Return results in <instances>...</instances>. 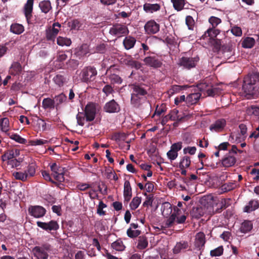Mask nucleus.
<instances>
[{
	"instance_id": "1",
	"label": "nucleus",
	"mask_w": 259,
	"mask_h": 259,
	"mask_svg": "<svg viewBox=\"0 0 259 259\" xmlns=\"http://www.w3.org/2000/svg\"><path fill=\"white\" fill-rule=\"evenodd\" d=\"M144 86V84L136 83L130 85L132 90L131 103L135 107H139L141 105L142 101L146 99L148 92Z\"/></svg>"
},
{
	"instance_id": "2",
	"label": "nucleus",
	"mask_w": 259,
	"mask_h": 259,
	"mask_svg": "<svg viewBox=\"0 0 259 259\" xmlns=\"http://www.w3.org/2000/svg\"><path fill=\"white\" fill-rule=\"evenodd\" d=\"M259 81V73L247 75L244 78L242 89L246 95L253 96L259 92L257 82Z\"/></svg>"
},
{
	"instance_id": "3",
	"label": "nucleus",
	"mask_w": 259,
	"mask_h": 259,
	"mask_svg": "<svg viewBox=\"0 0 259 259\" xmlns=\"http://www.w3.org/2000/svg\"><path fill=\"white\" fill-rule=\"evenodd\" d=\"M219 54L221 58L229 63L235 61V58L233 57L235 55L234 49L231 44L223 45L219 50Z\"/></svg>"
},
{
	"instance_id": "4",
	"label": "nucleus",
	"mask_w": 259,
	"mask_h": 259,
	"mask_svg": "<svg viewBox=\"0 0 259 259\" xmlns=\"http://www.w3.org/2000/svg\"><path fill=\"white\" fill-rule=\"evenodd\" d=\"M52 250V246L48 243H45L41 246H36L32 249L34 255L36 258L48 259L49 253Z\"/></svg>"
},
{
	"instance_id": "5",
	"label": "nucleus",
	"mask_w": 259,
	"mask_h": 259,
	"mask_svg": "<svg viewBox=\"0 0 259 259\" xmlns=\"http://www.w3.org/2000/svg\"><path fill=\"white\" fill-rule=\"evenodd\" d=\"M199 61V57L197 56L195 57H182L179 59L178 65L183 69L190 70L196 67Z\"/></svg>"
},
{
	"instance_id": "6",
	"label": "nucleus",
	"mask_w": 259,
	"mask_h": 259,
	"mask_svg": "<svg viewBox=\"0 0 259 259\" xmlns=\"http://www.w3.org/2000/svg\"><path fill=\"white\" fill-rule=\"evenodd\" d=\"M97 71L94 67L88 66L84 68L80 73L81 80L84 82L93 81L96 78Z\"/></svg>"
},
{
	"instance_id": "7",
	"label": "nucleus",
	"mask_w": 259,
	"mask_h": 259,
	"mask_svg": "<svg viewBox=\"0 0 259 259\" xmlns=\"http://www.w3.org/2000/svg\"><path fill=\"white\" fill-rule=\"evenodd\" d=\"M220 30L213 28H208L201 37V39H207V41L212 45L218 46L220 40L216 39L217 35L220 33Z\"/></svg>"
},
{
	"instance_id": "8",
	"label": "nucleus",
	"mask_w": 259,
	"mask_h": 259,
	"mask_svg": "<svg viewBox=\"0 0 259 259\" xmlns=\"http://www.w3.org/2000/svg\"><path fill=\"white\" fill-rule=\"evenodd\" d=\"M128 29L125 25L115 24L110 28L109 33L113 35L120 37L128 33Z\"/></svg>"
},
{
	"instance_id": "9",
	"label": "nucleus",
	"mask_w": 259,
	"mask_h": 259,
	"mask_svg": "<svg viewBox=\"0 0 259 259\" xmlns=\"http://www.w3.org/2000/svg\"><path fill=\"white\" fill-rule=\"evenodd\" d=\"M37 226L46 231H57L59 228V225L55 220H51L49 222H42L37 221Z\"/></svg>"
},
{
	"instance_id": "10",
	"label": "nucleus",
	"mask_w": 259,
	"mask_h": 259,
	"mask_svg": "<svg viewBox=\"0 0 259 259\" xmlns=\"http://www.w3.org/2000/svg\"><path fill=\"white\" fill-rule=\"evenodd\" d=\"M84 112L86 121H93L96 114V108L95 104L93 103L88 104L85 107Z\"/></svg>"
},
{
	"instance_id": "11",
	"label": "nucleus",
	"mask_w": 259,
	"mask_h": 259,
	"mask_svg": "<svg viewBox=\"0 0 259 259\" xmlns=\"http://www.w3.org/2000/svg\"><path fill=\"white\" fill-rule=\"evenodd\" d=\"M145 65L153 68H158L162 66V62L161 60L155 56H147L143 60Z\"/></svg>"
},
{
	"instance_id": "12",
	"label": "nucleus",
	"mask_w": 259,
	"mask_h": 259,
	"mask_svg": "<svg viewBox=\"0 0 259 259\" xmlns=\"http://www.w3.org/2000/svg\"><path fill=\"white\" fill-rule=\"evenodd\" d=\"M103 110L109 113H118L120 111V107L117 102L112 99L105 104Z\"/></svg>"
},
{
	"instance_id": "13",
	"label": "nucleus",
	"mask_w": 259,
	"mask_h": 259,
	"mask_svg": "<svg viewBox=\"0 0 259 259\" xmlns=\"http://www.w3.org/2000/svg\"><path fill=\"white\" fill-rule=\"evenodd\" d=\"M28 211L31 215L36 218H39L45 215L46 210L42 206L36 205L29 207Z\"/></svg>"
},
{
	"instance_id": "14",
	"label": "nucleus",
	"mask_w": 259,
	"mask_h": 259,
	"mask_svg": "<svg viewBox=\"0 0 259 259\" xmlns=\"http://www.w3.org/2000/svg\"><path fill=\"white\" fill-rule=\"evenodd\" d=\"M20 150L17 148H10L6 150L2 156V160L4 161L14 159L20 155Z\"/></svg>"
},
{
	"instance_id": "15",
	"label": "nucleus",
	"mask_w": 259,
	"mask_h": 259,
	"mask_svg": "<svg viewBox=\"0 0 259 259\" xmlns=\"http://www.w3.org/2000/svg\"><path fill=\"white\" fill-rule=\"evenodd\" d=\"M206 242L205 235L204 233L199 232L196 235L194 245L199 250L203 249Z\"/></svg>"
},
{
	"instance_id": "16",
	"label": "nucleus",
	"mask_w": 259,
	"mask_h": 259,
	"mask_svg": "<svg viewBox=\"0 0 259 259\" xmlns=\"http://www.w3.org/2000/svg\"><path fill=\"white\" fill-rule=\"evenodd\" d=\"M226 125V121L224 118L217 120L213 123L211 124L209 129L211 131L220 132L222 131Z\"/></svg>"
},
{
	"instance_id": "17",
	"label": "nucleus",
	"mask_w": 259,
	"mask_h": 259,
	"mask_svg": "<svg viewBox=\"0 0 259 259\" xmlns=\"http://www.w3.org/2000/svg\"><path fill=\"white\" fill-rule=\"evenodd\" d=\"M236 162V159L234 156L229 153L221 160L222 166L229 167L233 166Z\"/></svg>"
},
{
	"instance_id": "18",
	"label": "nucleus",
	"mask_w": 259,
	"mask_h": 259,
	"mask_svg": "<svg viewBox=\"0 0 259 259\" xmlns=\"http://www.w3.org/2000/svg\"><path fill=\"white\" fill-rule=\"evenodd\" d=\"M144 28L148 34H155L159 30V24L152 20L147 22Z\"/></svg>"
},
{
	"instance_id": "19",
	"label": "nucleus",
	"mask_w": 259,
	"mask_h": 259,
	"mask_svg": "<svg viewBox=\"0 0 259 259\" xmlns=\"http://www.w3.org/2000/svg\"><path fill=\"white\" fill-rule=\"evenodd\" d=\"M178 113V111L177 110L171 111L169 114L162 117L160 121L161 124L162 125H164L169 120L172 121L176 120L181 121V118L179 119L178 116H177Z\"/></svg>"
},
{
	"instance_id": "20",
	"label": "nucleus",
	"mask_w": 259,
	"mask_h": 259,
	"mask_svg": "<svg viewBox=\"0 0 259 259\" xmlns=\"http://www.w3.org/2000/svg\"><path fill=\"white\" fill-rule=\"evenodd\" d=\"M174 212L172 213L169 218L166 220L165 223V226H161V229L163 228L171 227L173 225L174 222H176L177 214H178L179 212L181 211V210L177 206H174Z\"/></svg>"
},
{
	"instance_id": "21",
	"label": "nucleus",
	"mask_w": 259,
	"mask_h": 259,
	"mask_svg": "<svg viewBox=\"0 0 259 259\" xmlns=\"http://www.w3.org/2000/svg\"><path fill=\"white\" fill-rule=\"evenodd\" d=\"M132 187L130 182L126 180L124 183L123 196L124 201L128 202L132 196Z\"/></svg>"
},
{
	"instance_id": "22",
	"label": "nucleus",
	"mask_w": 259,
	"mask_h": 259,
	"mask_svg": "<svg viewBox=\"0 0 259 259\" xmlns=\"http://www.w3.org/2000/svg\"><path fill=\"white\" fill-rule=\"evenodd\" d=\"M201 94L200 93H195L189 94L186 99L188 106L196 104L200 99Z\"/></svg>"
},
{
	"instance_id": "23",
	"label": "nucleus",
	"mask_w": 259,
	"mask_h": 259,
	"mask_svg": "<svg viewBox=\"0 0 259 259\" xmlns=\"http://www.w3.org/2000/svg\"><path fill=\"white\" fill-rule=\"evenodd\" d=\"M189 247L188 242L182 241L177 242L173 248V252L175 254H178L184 250L187 249Z\"/></svg>"
},
{
	"instance_id": "24",
	"label": "nucleus",
	"mask_w": 259,
	"mask_h": 259,
	"mask_svg": "<svg viewBox=\"0 0 259 259\" xmlns=\"http://www.w3.org/2000/svg\"><path fill=\"white\" fill-rule=\"evenodd\" d=\"M204 210L201 206L193 207L190 211V215L192 218L198 219L203 215Z\"/></svg>"
},
{
	"instance_id": "25",
	"label": "nucleus",
	"mask_w": 259,
	"mask_h": 259,
	"mask_svg": "<svg viewBox=\"0 0 259 259\" xmlns=\"http://www.w3.org/2000/svg\"><path fill=\"white\" fill-rule=\"evenodd\" d=\"M160 6L158 4H151L146 3L144 5L143 9L147 13H152L159 11L160 9Z\"/></svg>"
},
{
	"instance_id": "26",
	"label": "nucleus",
	"mask_w": 259,
	"mask_h": 259,
	"mask_svg": "<svg viewBox=\"0 0 259 259\" xmlns=\"http://www.w3.org/2000/svg\"><path fill=\"white\" fill-rule=\"evenodd\" d=\"M259 207V202L258 200H251L247 205L244 208V211L246 212H250Z\"/></svg>"
},
{
	"instance_id": "27",
	"label": "nucleus",
	"mask_w": 259,
	"mask_h": 259,
	"mask_svg": "<svg viewBox=\"0 0 259 259\" xmlns=\"http://www.w3.org/2000/svg\"><path fill=\"white\" fill-rule=\"evenodd\" d=\"M22 70L21 65L18 62H14L9 70L10 73L13 75H19Z\"/></svg>"
},
{
	"instance_id": "28",
	"label": "nucleus",
	"mask_w": 259,
	"mask_h": 259,
	"mask_svg": "<svg viewBox=\"0 0 259 259\" xmlns=\"http://www.w3.org/2000/svg\"><path fill=\"white\" fill-rule=\"evenodd\" d=\"M34 0H27L23 7V13L25 16H31L33 10Z\"/></svg>"
},
{
	"instance_id": "29",
	"label": "nucleus",
	"mask_w": 259,
	"mask_h": 259,
	"mask_svg": "<svg viewBox=\"0 0 259 259\" xmlns=\"http://www.w3.org/2000/svg\"><path fill=\"white\" fill-rule=\"evenodd\" d=\"M253 228V224L250 221H244L241 225L240 230L242 233H246L250 232Z\"/></svg>"
},
{
	"instance_id": "30",
	"label": "nucleus",
	"mask_w": 259,
	"mask_h": 259,
	"mask_svg": "<svg viewBox=\"0 0 259 259\" xmlns=\"http://www.w3.org/2000/svg\"><path fill=\"white\" fill-rule=\"evenodd\" d=\"M191 160L189 156L185 155L183 156L179 162V168H187L191 164Z\"/></svg>"
},
{
	"instance_id": "31",
	"label": "nucleus",
	"mask_w": 259,
	"mask_h": 259,
	"mask_svg": "<svg viewBox=\"0 0 259 259\" xmlns=\"http://www.w3.org/2000/svg\"><path fill=\"white\" fill-rule=\"evenodd\" d=\"M136 39L134 37L131 36L126 37L123 41V45L126 50H129L133 48L136 43Z\"/></svg>"
},
{
	"instance_id": "32",
	"label": "nucleus",
	"mask_w": 259,
	"mask_h": 259,
	"mask_svg": "<svg viewBox=\"0 0 259 259\" xmlns=\"http://www.w3.org/2000/svg\"><path fill=\"white\" fill-rule=\"evenodd\" d=\"M39 7L41 12L46 14L52 9L51 2L50 1H43L39 3Z\"/></svg>"
},
{
	"instance_id": "33",
	"label": "nucleus",
	"mask_w": 259,
	"mask_h": 259,
	"mask_svg": "<svg viewBox=\"0 0 259 259\" xmlns=\"http://www.w3.org/2000/svg\"><path fill=\"white\" fill-rule=\"evenodd\" d=\"M13 176L17 180H20L23 182H25L28 178V175L26 171L24 172L22 171H14L13 172Z\"/></svg>"
},
{
	"instance_id": "34",
	"label": "nucleus",
	"mask_w": 259,
	"mask_h": 259,
	"mask_svg": "<svg viewBox=\"0 0 259 259\" xmlns=\"http://www.w3.org/2000/svg\"><path fill=\"white\" fill-rule=\"evenodd\" d=\"M24 30L22 25L18 23L12 24L10 27V31L16 34H21Z\"/></svg>"
},
{
	"instance_id": "35",
	"label": "nucleus",
	"mask_w": 259,
	"mask_h": 259,
	"mask_svg": "<svg viewBox=\"0 0 259 259\" xmlns=\"http://www.w3.org/2000/svg\"><path fill=\"white\" fill-rule=\"evenodd\" d=\"M42 106L45 109H54L55 107V101L50 98H45L42 102Z\"/></svg>"
},
{
	"instance_id": "36",
	"label": "nucleus",
	"mask_w": 259,
	"mask_h": 259,
	"mask_svg": "<svg viewBox=\"0 0 259 259\" xmlns=\"http://www.w3.org/2000/svg\"><path fill=\"white\" fill-rule=\"evenodd\" d=\"M111 247L113 249L118 251H122L125 249V246L122 241L120 239H117L111 244Z\"/></svg>"
},
{
	"instance_id": "37",
	"label": "nucleus",
	"mask_w": 259,
	"mask_h": 259,
	"mask_svg": "<svg viewBox=\"0 0 259 259\" xmlns=\"http://www.w3.org/2000/svg\"><path fill=\"white\" fill-rule=\"evenodd\" d=\"M7 135L10 139L15 140L19 143L25 144L27 143V140L25 139L22 138L17 134L9 133Z\"/></svg>"
},
{
	"instance_id": "38",
	"label": "nucleus",
	"mask_w": 259,
	"mask_h": 259,
	"mask_svg": "<svg viewBox=\"0 0 259 259\" xmlns=\"http://www.w3.org/2000/svg\"><path fill=\"white\" fill-rule=\"evenodd\" d=\"M108 79L111 84H120L122 82V78L118 75L112 73L108 76Z\"/></svg>"
},
{
	"instance_id": "39",
	"label": "nucleus",
	"mask_w": 259,
	"mask_h": 259,
	"mask_svg": "<svg viewBox=\"0 0 259 259\" xmlns=\"http://www.w3.org/2000/svg\"><path fill=\"white\" fill-rule=\"evenodd\" d=\"M255 44V40L252 37H247L244 39L242 46L244 48H251Z\"/></svg>"
},
{
	"instance_id": "40",
	"label": "nucleus",
	"mask_w": 259,
	"mask_h": 259,
	"mask_svg": "<svg viewBox=\"0 0 259 259\" xmlns=\"http://www.w3.org/2000/svg\"><path fill=\"white\" fill-rule=\"evenodd\" d=\"M148 244L147 239L145 236H140L139 237L137 247L140 249L146 248Z\"/></svg>"
},
{
	"instance_id": "41",
	"label": "nucleus",
	"mask_w": 259,
	"mask_h": 259,
	"mask_svg": "<svg viewBox=\"0 0 259 259\" xmlns=\"http://www.w3.org/2000/svg\"><path fill=\"white\" fill-rule=\"evenodd\" d=\"M54 100L55 101V104L56 103V106H58L66 101L67 97L63 93H61L57 96H56Z\"/></svg>"
},
{
	"instance_id": "42",
	"label": "nucleus",
	"mask_w": 259,
	"mask_h": 259,
	"mask_svg": "<svg viewBox=\"0 0 259 259\" xmlns=\"http://www.w3.org/2000/svg\"><path fill=\"white\" fill-rule=\"evenodd\" d=\"M0 126L3 132H7L9 126V119L7 117L2 118L0 120Z\"/></svg>"
},
{
	"instance_id": "43",
	"label": "nucleus",
	"mask_w": 259,
	"mask_h": 259,
	"mask_svg": "<svg viewBox=\"0 0 259 259\" xmlns=\"http://www.w3.org/2000/svg\"><path fill=\"white\" fill-rule=\"evenodd\" d=\"M174 8L177 11L182 10L185 5V0H171Z\"/></svg>"
},
{
	"instance_id": "44",
	"label": "nucleus",
	"mask_w": 259,
	"mask_h": 259,
	"mask_svg": "<svg viewBox=\"0 0 259 259\" xmlns=\"http://www.w3.org/2000/svg\"><path fill=\"white\" fill-rule=\"evenodd\" d=\"M57 42L59 46H69L71 44V41L70 38L59 36L57 39Z\"/></svg>"
},
{
	"instance_id": "45",
	"label": "nucleus",
	"mask_w": 259,
	"mask_h": 259,
	"mask_svg": "<svg viewBox=\"0 0 259 259\" xmlns=\"http://www.w3.org/2000/svg\"><path fill=\"white\" fill-rule=\"evenodd\" d=\"M222 89L219 87H213L210 85L209 89L207 90V95L214 97L215 95H219L221 93Z\"/></svg>"
},
{
	"instance_id": "46",
	"label": "nucleus",
	"mask_w": 259,
	"mask_h": 259,
	"mask_svg": "<svg viewBox=\"0 0 259 259\" xmlns=\"http://www.w3.org/2000/svg\"><path fill=\"white\" fill-rule=\"evenodd\" d=\"M236 187L237 184L235 182H228L223 185L221 188L224 192H228L233 190Z\"/></svg>"
},
{
	"instance_id": "47",
	"label": "nucleus",
	"mask_w": 259,
	"mask_h": 259,
	"mask_svg": "<svg viewBox=\"0 0 259 259\" xmlns=\"http://www.w3.org/2000/svg\"><path fill=\"white\" fill-rule=\"evenodd\" d=\"M141 202V198L139 197H134L130 204V206L132 210H135L139 206Z\"/></svg>"
},
{
	"instance_id": "48",
	"label": "nucleus",
	"mask_w": 259,
	"mask_h": 259,
	"mask_svg": "<svg viewBox=\"0 0 259 259\" xmlns=\"http://www.w3.org/2000/svg\"><path fill=\"white\" fill-rule=\"evenodd\" d=\"M166 111V108L165 104H162L160 106L157 105L153 117L155 115L160 116L162 113H165Z\"/></svg>"
},
{
	"instance_id": "49",
	"label": "nucleus",
	"mask_w": 259,
	"mask_h": 259,
	"mask_svg": "<svg viewBox=\"0 0 259 259\" xmlns=\"http://www.w3.org/2000/svg\"><path fill=\"white\" fill-rule=\"evenodd\" d=\"M36 167V164L33 163L28 165L27 168L25 171H26V172L28 175V178L33 177L35 175Z\"/></svg>"
},
{
	"instance_id": "50",
	"label": "nucleus",
	"mask_w": 259,
	"mask_h": 259,
	"mask_svg": "<svg viewBox=\"0 0 259 259\" xmlns=\"http://www.w3.org/2000/svg\"><path fill=\"white\" fill-rule=\"evenodd\" d=\"M224 248L223 246H220L218 247L211 250L210 254L211 256H219L223 254Z\"/></svg>"
},
{
	"instance_id": "51",
	"label": "nucleus",
	"mask_w": 259,
	"mask_h": 259,
	"mask_svg": "<svg viewBox=\"0 0 259 259\" xmlns=\"http://www.w3.org/2000/svg\"><path fill=\"white\" fill-rule=\"evenodd\" d=\"M68 25L71 30H78L81 24L77 19H74L71 22H69Z\"/></svg>"
},
{
	"instance_id": "52",
	"label": "nucleus",
	"mask_w": 259,
	"mask_h": 259,
	"mask_svg": "<svg viewBox=\"0 0 259 259\" xmlns=\"http://www.w3.org/2000/svg\"><path fill=\"white\" fill-rule=\"evenodd\" d=\"M126 138V136L124 133H116L112 135L111 139L118 142L121 140H124Z\"/></svg>"
},
{
	"instance_id": "53",
	"label": "nucleus",
	"mask_w": 259,
	"mask_h": 259,
	"mask_svg": "<svg viewBox=\"0 0 259 259\" xmlns=\"http://www.w3.org/2000/svg\"><path fill=\"white\" fill-rule=\"evenodd\" d=\"M141 231L139 230H133L131 228H128L127 230L126 234L128 237L131 238H134L138 237L140 235Z\"/></svg>"
},
{
	"instance_id": "54",
	"label": "nucleus",
	"mask_w": 259,
	"mask_h": 259,
	"mask_svg": "<svg viewBox=\"0 0 259 259\" xmlns=\"http://www.w3.org/2000/svg\"><path fill=\"white\" fill-rule=\"evenodd\" d=\"M49 141L43 139H36L34 140H30L28 142L29 145L31 146L42 145L48 144Z\"/></svg>"
},
{
	"instance_id": "55",
	"label": "nucleus",
	"mask_w": 259,
	"mask_h": 259,
	"mask_svg": "<svg viewBox=\"0 0 259 259\" xmlns=\"http://www.w3.org/2000/svg\"><path fill=\"white\" fill-rule=\"evenodd\" d=\"M51 169L52 171V175L62 172L64 170L63 168L58 165L56 163H54L51 165Z\"/></svg>"
},
{
	"instance_id": "56",
	"label": "nucleus",
	"mask_w": 259,
	"mask_h": 259,
	"mask_svg": "<svg viewBox=\"0 0 259 259\" xmlns=\"http://www.w3.org/2000/svg\"><path fill=\"white\" fill-rule=\"evenodd\" d=\"M208 21L212 26L211 28H215L222 22L219 17H209Z\"/></svg>"
},
{
	"instance_id": "57",
	"label": "nucleus",
	"mask_w": 259,
	"mask_h": 259,
	"mask_svg": "<svg viewBox=\"0 0 259 259\" xmlns=\"http://www.w3.org/2000/svg\"><path fill=\"white\" fill-rule=\"evenodd\" d=\"M210 85L206 82H201L197 86L198 89L202 92H206L207 94V90L209 89Z\"/></svg>"
},
{
	"instance_id": "58",
	"label": "nucleus",
	"mask_w": 259,
	"mask_h": 259,
	"mask_svg": "<svg viewBox=\"0 0 259 259\" xmlns=\"http://www.w3.org/2000/svg\"><path fill=\"white\" fill-rule=\"evenodd\" d=\"M85 119V116L84 113L79 112L76 115L77 123L80 126H83L84 124V121Z\"/></svg>"
},
{
	"instance_id": "59",
	"label": "nucleus",
	"mask_w": 259,
	"mask_h": 259,
	"mask_svg": "<svg viewBox=\"0 0 259 259\" xmlns=\"http://www.w3.org/2000/svg\"><path fill=\"white\" fill-rule=\"evenodd\" d=\"M54 81L59 86H62L65 81V78L62 75L58 74L54 78Z\"/></svg>"
},
{
	"instance_id": "60",
	"label": "nucleus",
	"mask_w": 259,
	"mask_h": 259,
	"mask_svg": "<svg viewBox=\"0 0 259 259\" xmlns=\"http://www.w3.org/2000/svg\"><path fill=\"white\" fill-rule=\"evenodd\" d=\"M106 207L107 205L102 201H100L97 207V213L100 215H105V211L103 210V208Z\"/></svg>"
},
{
	"instance_id": "61",
	"label": "nucleus",
	"mask_w": 259,
	"mask_h": 259,
	"mask_svg": "<svg viewBox=\"0 0 259 259\" xmlns=\"http://www.w3.org/2000/svg\"><path fill=\"white\" fill-rule=\"evenodd\" d=\"M227 200L226 199H223L222 201L221 204L215 210V213H220L223 209L226 208L229 204L227 203Z\"/></svg>"
},
{
	"instance_id": "62",
	"label": "nucleus",
	"mask_w": 259,
	"mask_h": 259,
	"mask_svg": "<svg viewBox=\"0 0 259 259\" xmlns=\"http://www.w3.org/2000/svg\"><path fill=\"white\" fill-rule=\"evenodd\" d=\"M186 24L189 29L193 30L195 26V20L193 17H186Z\"/></svg>"
},
{
	"instance_id": "63",
	"label": "nucleus",
	"mask_w": 259,
	"mask_h": 259,
	"mask_svg": "<svg viewBox=\"0 0 259 259\" xmlns=\"http://www.w3.org/2000/svg\"><path fill=\"white\" fill-rule=\"evenodd\" d=\"M41 175L45 180L49 181L56 185L58 184L57 182H55L52 179L49 172L46 170H42L41 171Z\"/></svg>"
},
{
	"instance_id": "64",
	"label": "nucleus",
	"mask_w": 259,
	"mask_h": 259,
	"mask_svg": "<svg viewBox=\"0 0 259 259\" xmlns=\"http://www.w3.org/2000/svg\"><path fill=\"white\" fill-rule=\"evenodd\" d=\"M178 156V153L172 151L171 149H170L167 152V156L168 158L170 160V161H172L175 160Z\"/></svg>"
}]
</instances>
